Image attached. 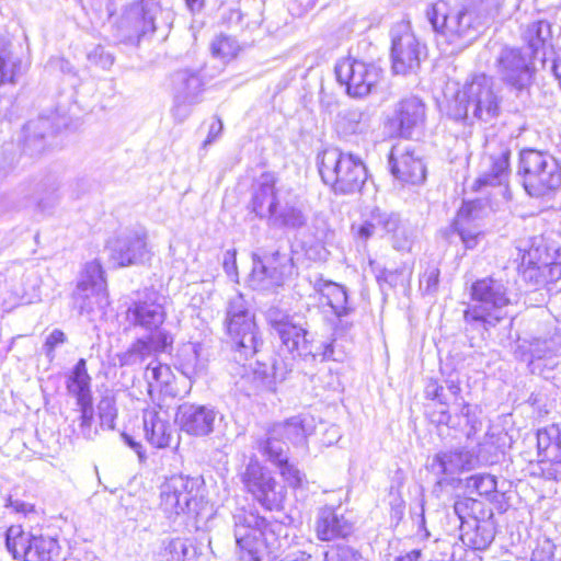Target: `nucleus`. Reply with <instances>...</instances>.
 <instances>
[{
    "label": "nucleus",
    "instance_id": "49530a36",
    "mask_svg": "<svg viewBox=\"0 0 561 561\" xmlns=\"http://www.w3.org/2000/svg\"><path fill=\"white\" fill-rule=\"evenodd\" d=\"M468 491L476 492L479 495H490L496 491V480L488 473L471 476L466 481Z\"/></svg>",
    "mask_w": 561,
    "mask_h": 561
},
{
    "label": "nucleus",
    "instance_id": "e433bc0d",
    "mask_svg": "<svg viewBox=\"0 0 561 561\" xmlns=\"http://www.w3.org/2000/svg\"><path fill=\"white\" fill-rule=\"evenodd\" d=\"M274 432L280 434L294 445L304 444L306 438L312 434V420L301 416H294L284 423L274 425Z\"/></svg>",
    "mask_w": 561,
    "mask_h": 561
},
{
    "label": "nucleus",
    "instance_id": "72a5a7b5",
    "mask_svg": "<svg viewBox=\"0 0 561 561\" xmlns=\"http://www.w3.org/2000/svg\"><path fill=\"white\" fill-rule=\"evenodd\" d=\"M483 208L479 201L463 202L457 213L454 226L466 249H473L478 244L481 230L477 225L471 226L482 216Z\"/></svg>",
    "mask_w": 561,
    "mask_h": 561
},
{
    "label": "nucleus",
    "instance_id": "5701e85b",
    "mask_svg": "<svg viewBox=\"0 0 561 561\" xmlns=\"http://www.w3.org/2000/svg\"><path fill=\"white\" fill-rule=\"evenodd\" d=\"M537 448L543 457L540 461L542 477L561 481V427L552 424L538 430Z\"/></svg>",
    "mask_w": 561,
    "mask_h": 561
},
{
    "label": "nucleus",
    "instance_id": "052dcab7",
    "mask_svg": "<svg viewBox=\"0 0 561 561\" xmlns=\"http://www.w3.org/2000/svg\"><path fill=\"white\" fill-rule=\"evenodd\" d=\"M59 183L54 181L43 193V196L38 201V206L42 210L51 208L59 201Z\"/></svg>",
    "mask_w": 561,
    "mask_h": 561
},
{
    "label": "nucleus",
    "instance_id": "39448f33",
    "mask_svg": "<svg viewBox=\"0 0 561 561\" xmlns=\"http://www.w3.org/2000/svg\"><path fill=\"white\" fill-rule=\"evenodd\" d=\"M456 118H477L489 123L501 112L502 98L494 80L485 73L473 75L458 91Z\"/></svg>",
    "mask_w": 561,
    "mask_h": 561
},
{
    "label": "nucleus",
    "instance_id": "a211bd4d",
    "mask_svg": "<svg viewBox=\"0 0 561 561\" xmlns=\"http://www.w3.org/2000/svg\"><path fill=\"white\" fill-rule=\"evenodd\" d=\"M534 57L524 54L522 49L503 47L494 62V67L500 79L514 90L523 91L527 89L534 77Z\"/></svg>",
    "mask_w": 561,
    "mask_h": 561
},
{
    "label": "nucleus",
    "instance_id": "dca6fc26",
    "mask_svg": "<svg viewBox=\"0 0 561 561\" xmlns=\"http://www.w3.org/2000/svg\"><path fill=\"white\" fill-rule=\"evenodd\" d=\"M391 58L396 73L407 75L420 67L425 46L421 45L409 22L401 21L391 28Z\"/></svg>",
    "mask_w": 561,
    "mask_h": 561
},
{
    "label": "nucleus",
    "instance_id": "aec40b11",
    "mask_svg": "<svg viewBox=\"0 0 561 561\" xmlns=\"http://www.w3.org/2000/svg\"><path fill=\"white\" fill-rule=\"evenodd\" d=\"M165 296L154 291L146 290L144 296L134 301L126 311L128 322L134 327H139L149 333L163 331L165 311Z\"/></svg>",
    "mask_w": 561,
    "mask_h": 561
},
{
    "label": "nucleus",
    "instance_id": "6e6d98bb",
    "mask_svg": "<svg viewBox=\"0 0 561 561\" xmlns=\"http://www.w3.org/2000/svg\"><path fill=\"white\" fill-rule=\"evenodd\" d=\"M352 230L355 232L356 239L363 243H366L377 231L378 226L375 220H373V211L369 215V218L366 219L359 226H352Z\"/></svg>",
    "mask_w": 561,
    "mask_h": 561
},
{
    "label": "nucleus",
    "instance_id": "de8ad7c7",
    "mask_svg": "<svg viewBox=\"0 0 561 561\" xmlns=\"http://www.w3.org/2000/svg\"><path fill=\"white\" fill-rule=\"evenodd\" d=\"M145 378L150 388H152L154 383L158 386L168 385L171 378V369L168 365L151 362L146 368Z\"/></svg>",
    "mask_w": 561,
    "mask_h": 561
},
{
    "label": "nucleus",
    "instance_id": "09e8293b",
    "mask_svg": "<svg viewBox=\"0 0 561 561\" xmlns=\"http://www.w3.org/2000/svg\"><path fill=\"white\" fill-rule=\"evenodd\" d=\"M459 405H461L460 415L465 417L466 425L468 426L466 435L468 438H471L482 428V422L480 420L481 410L463 401L459 402Z\"/></svg>",
    "mask_w": 561,
    "mask_h": 561
},
{
    "label": "nucleus",
    "instance_id": "6e6552de",
    "mask_svg": "<svg viewBox=\"0 0 561 561\" xmlns=\"http://www.w3.org/2000/svg\"><path fill=\"white\" fill-rule=\"evenodd\" d=\"M226 325L232 342L234 360H248L260 352L263 342L254 321V314L248 308L242 295H236L229 300Z\"/></svg>",
    "mask_w": 561,
    "mask_h": 561
},
{
    "label": "nucleus",
    "instance_id": "a878e982",
    "mask_svg": "<svg viewBox=\"0 0 561 561\" xmlns=\"http://www.w3.org/2000/svg\"><path fill=\"white\" fill-rule=\"evenodd\" d=\"M275 257L282 261L279 266H271L265 257L253 256L250 285L254 289L266 290L280 286L284 278L293 273V260L287 253L275 251Z\"/></svg>",
    "mask_w": 561,
    "mask_h": 561
},
{
    "label": "nucleus",
    "instance_id": "c03bdc74",
    "mask_svg": "<svg viewBox=\"0 0 561 561\" xmlns=\"http://www.w3.org/2000/svg\"><path fill=\"white\" fill-rule=\"evenodd\" d=\"M210 49L213 56L229 61L238 55L240 46L234 38L219 35L211 42Z\"/></svg>",
    "mask_w": 561,
    "mask_h": 561
},
{
    "label": "nucleus",
    "instance_id": "5fc2aeb1",
    "mask_svg": "<svg viewBox=\"0 0 561 561\" xmlns=\"http://www.w3.org/2000/svg\"><path fill=\"white\" fill-rule=\"evenodd\" d=\"M88 60L103 70H108L114 64V57L111 53L106 51L102 46H94L87 55Z\"/></svg>",
    "mask_w": 561,
    "mask_h": 561
},
{
    "label": "nucleus",
    "instance_id": "4c0bfd02",
    "mask_svg": "<svg viewBox=\"0 0 561 561\" xmlns=\"http://www.w3.org/2000/svg\"><path fill=\"white\" fill-rule=\"evenodd\" d=\"M188 540L181 537H168L161 540L153 552L154 561H186L190 552Z\"/></svg>",
    "mask_w": 561,
    "mask_h": 561
},
{
    "label": "nucleus",
    "instance_id": "4468645a",
    "mask_svg": "<svg viewBox=\"0 0 561 561\" xmlns=\"http://www.w3.org/2000/svg\"><path fill=\"white\" fill-rule=\"evenodd\" d=\"M337 81L346 87L353 98L368 95L381 79L382 70L373 62H365L353 57L341 59L335 65Z\"/></svg>",
    "mask_w": 561,
    "mask_h": 561
},
{
    "label": "nucleus",
    "instance_id": "f3484780",
    "mask_svg": "<svg viewBox=\"0 0 561 561\" xmlns=\"http://www.w3.org/2000/svg\"><path fill=\"white\" fill-rule=\"evenodd\" d=\"M72 297L81 313H90L95 307L103 308L107 305L106 280L98 260L84 265Z\"/></svg>",
    "mask_w": 561,
    "mask_h": 561
},
{
    "label": "nucleus",
    "instance_id": "f704fd0d",
    "mask_svg": "<svg viewBox=\"0 0 561 561\" xmlns=\"http://www.w3.org/2000/svg\"><path fill=\"white\" fill-rule=\"evenodd\" d=\"M59 127L51 117L39 116L27 122L24 126L25 139L23 150L30 156L44 152L46 148L45 138L55 134Z\"/></svg>",
    "mask_w": 561,
    "mask_h": 561
},
{
    "label": "nucleus",
    "instance_id": "412c9836",
    "mask_svg": "<svg viewBox=\"0 0 561 561\" xmlns=\"http://www.w3.org/2000/svg\"><path fill=\"white\" fill-rule=\"evenodd\" d=\"M111 256L119 266L142 264L151 256L142 228L119 233L111 243Z\"/></svg>",
    "mask_w": 561,
    "mask_h": 561
},
{
    "label": "nucleus",
    "instance_id": "ddd939ff",
    "mask_svg": "<svg viewBox=\"0 0 561 561\" xmlns=\"http://www.w3.org/2000/svg\"><path fill=\"white\" fill-rule=\"evenodd\" d=\"M242 482L249 493L266 510H280L286 489L257 459L251 458L242 473Z\"/></svg>",
    "mask_w": 561,
    "mask_h": 561
},
{
    "label": "nucleus",
    "instance_id": "338daca9",
    "mask_svg": "<svg viewBox=\"0 0 561 561\" xmlns=\"http://www.w3.org/2000/svg\"><path fill=\"white\" fill-rule=\"evenodd\" d=\"M317 2L318 0H295L291 4V11L295 14L301 15L312 10Z\"/></svg>",
    "mask_w": 561,
    "mask_h": 561
},
{
    "label": "nucleus",
    "instance_id": "0eeeda50",
    "mask_svg": "<svg viewBox=\"0 0 561 561\" xmlns=\"http://www.w3.org/2000/svg\"><path fill=\"white\" fill-rule=\"evenodd\" d=\"M267 320L280 339L282 350L287 352L293 360L297 357L305 359L321 357V360H336L332 343L324 344L322 351H320L322 346L314 345L307 329L295 323L288 314L276 309H270Z\"/></svg>",
    "mask_w": 561,
    "mask_h": 561
},
{
    "label": "nucleus",
    "instance_id": "1a4fd4ad",
    "mask_svg": "<svg viewBox=\"0 0 561 561\" xmlns=\"http://www.w3.org/2000/svg\"><path fill=\"white\" fill-rule=\"evenodd\" d=\"M518 172L523 175L526 192L542 197L561 186V168L547 152L526 149L520 152Z\"/></svg>",
    "mask_w": 561,
    "mask_h": 561
},
{
    "label": "nucleus",
    "instance_id": "8fccbe9b",
    "mask_svg": "<svg viewBox=\"0 0 561 561\" xmlns=\"http://www.w3.org/2000/svg\"><path fill=\"white\" fill-rule=\"evenodd\" d=\"M101 426L106 430H113L117 416V409L112 397H104L98 404Z\"/></svg>",
    "mask_w": 561,
    "mask_h": 561
},
{
    "label": "nucleus",
    "instance_id": "7ed1b4c3",
    "mask_svg": "<svg viewBox=\"0 0 561 561\" xmlns=\"http://www.w3.org/2000/svg\"><path fill=\"white\" fill-rule=\"evenodd\" d=\"M471 302L463 311V320L472 329L495 327L505 316V309L514 301L507 283L494 277L476 280L470 288Z\"/></svg>",
    "mask_w": 561,
    "mask_h": 561
},
{
    "label": "nucleus",
    "instance_id": "f257e3e1",
    "mask_svg": "<svg viewBox=\"0 0 561 561\" xmlns=\"http://www.w3.org/2000/svg\"><path fill=\"white\" fill-rule=\"evenodd\" d=\"M503 0H462L450 4L439 0L426 11L437 44L446 55L462 51L474 39L480 30L497 14Z\"/></svg>",
    "mask_w": 561,
    "mask_h": 561
},
{
    "label": "nucleus",
    "instance_id": "c9c22d12",
    "mask_svg": "<svg viewBox=\"0 0 561 561\" xmlns=\"http://www.w3.org/2000/svg\"><path fill=\"white\" fill-rule=\"evenodd\" d=\"M28 67L19 56L12 54L10 44L0 37V85L15 84Z\"/></svg>",
    "mask_w": 561,
    "mask_h": 561
},
{
    "label": "nucleus",
    "instance_id": "6ab92c4d",
    "mask_svg": "<svg viewBox=\"0 0 561 561\" xmlns=\"http://www.w3.org/2000/svg\"><path fill=\"white\" fill-rule=\"evenodd\" d=\"M511 149L506 142L490 139L480 164L476 181L478 190L484 186H506L511 174Z\"/></svg>",
    "mask_w": 561,
    "mask_h": 561
},
{
    "label": "nucleus",
    "instance_id": "bf43d9fd",
    "mask_svg": "<svg viewBox=\"0 0 561 561\" xmlns=\"http://www.w3.org/2000/svg\"><path fill=\"white\" fill-rule=\"evenodd\" d=\"M205 365L199 360L198 351L196 346H193L191 354H188V358L183 363V371L191 378L192 376L202 374Z\"/></svg>",
    "mask_w": 561,
    "mask_h": 561
},
{
    "label": "nucleus",
    "instance_id": "f8f14e48",
    "mask_svg": "<svg viewBox=\"0 0 561 561\" xmlns=\"http://www.w3.org/2000/svg\"><path fill=\"white\" fill-rule=\"evenodd\" d=\"M5 545L19 561H51L59 556L60 546L51 536L25 531L21 526L7 530Z\"/></svg>",
    "mask_w": 561,
    "mask_h": 561
},
{
    "label": "nucleus",
    "instance_id": "393cba45",
    "mask_svg": "<svg viewBox=\"0 0 561 561\" xmlns=\"http://www.w3.org/2000/svg\"><path fill=\"white\" fill-rule=\"evenodd\" d=\"M560 346L553 340L534 339L523 342L515 351V356L527 362L531 373L543 374L545 369L552 370L558 366Z\"/></svg>",
    "mask_w": 561,
    "mask_h": 561
},
{
    "label": "nucleus",
    "instance_id": "20e7f679",
    "mask_svg": "<svg viewBox=\"0 0 561 561\" xmlns=\"http://www.w3.org/2000/svg\"><path fill=\"white\" fill-rule=\"evenodd\" d=\"M317 165L321 180L335 194L358 193L367 180V169L363 160L339 148H327L319 152Z\"/></svg>",
    "mask_w": 561,
    "mask_h": 561
},
{
    "label": "nucleus",
    "instance_id": "a18cd8bd",
    "mask_svg": "<svg viewBox=\"0 0 561 561\" xmlns=\"http://www.w3.org/2000/svg\"><path fill=\"white\" fill-rule=\"evenodd\" d=\"M412 267L403 264L396 270H382L377 275V279L379 283H387L390 287H408L410 285Z\"/></svg>",
    "mask_w": 561,
    "mask_h": 561
},
{
    "label": "nucleus",
    "instance_id": "423d86ee",
    "mask_svg": "<svg viewBox=\"0 0 561 561\" xmlns=\"http://www.w3.org/2000/svg\"><path fill=\"white\" fill-rule=\"evenodd\" d=\"M237 554L240 561H264L270 552L274 530L264 517L245 508L233 514Z\"/></svg>",
    "mask_w": 561,
    "mask_h": 561
},
{
    "label": "nucleus",
    "instance_id": "603ef678",
    "mask_svg": "<svg viewBox=\"0 0 561 561\" xmlns=\"http://www.w3.org/2000/svg\"><path fill=\"white\" fill-rule=\"evenodd\" d=\"M320 561H366L362 554L348 546H341L324 553Z\"/></svg>",
    "mask_w": 561,
    "mask_h": 561
},
{
    "label": "nucleus",
    "instance_id": "58836bf2",
    "mask_svg": "<svg viewBox=\"0 0 561 561\" xmlns=\"http://www.w3.org/2000/svg\"><path fill=\"white\" fill-rule=\"evenodd\" d=\"M369 127V117L359 108L342 112L336 121V130L343 136L365 133Z\"/></svg>",
    "mask_w": 561,
    "mask_h": 561
},
{
    "label": "nucleus",
    "instance_id": "bb28decb",
    "mask_svg": "<svg viewBox=\"0 0 561 561\" xmlns=\"http://www.w3.org/2000/svg\"><path fill=\"white\" fill-rule=\"evenodd\" d=\"M478 463L477 455L466 448L440 451L430 465L432 472L444 476L437 481L438 485L448 484L453 476L472 470Z\"/></svg>",
    "mask_w": 561,
    "mask_h": 561
},
{
    "label": "nucleus",
    "instance_id": "c85d7f7f",
    "mask_svg": "<svg viewBox=\"0 0 561 561\" xmlns=\"http://www.w3.org/2000/svg\"><path fill=\"white\" fill-rule=\"evenodd\" d=\"M466 505L463 501H458L454 505L455 513L461 519V539L474 550H484L494 540V522L492 517L486 519H478L474 517L471 520H463L461 512Z\"/></svg>",
    "mask_w": 561,
    "mask_h": 561
},
{
    "label": "nucleus",
    "instance_id": "c756f323",
    "mask_svg": "<svg viewBox=\"0 0 561 561\" xmlns=\"http://www.w3.org/2000/svg\"><path fill=\"white\" fill-rule=\"evenodd\" d=\"M173 342L172 336L167 331H157L149 333L145 337L137 339L130 347L119 356L122 366H131L142 363L150 356L165 352Z\"/></svg>",
    "mask_w": 561,
    "mask_h": 561
},
{
    "label": "nucleus",
    "instance_id": "473e14b6",
    "mask_svg": "<svg viewBox=\"0 0 561 561\" xmlns=\"http://www.w3.org/2000/svg\"><path fill=\"white\" fill-rule=\"evenodd\" d=\"M142 423L146 439L157 448H165L172 438V427L169 415L161 407H150L142 412Z\"/></svg>",
    "mask_w": 561,
    "mask_h": 561
},
{
    "label": "nucleus",
    "instance_id": "9b49d317",
    "mask_svg": "<svg viewBox=\"0 0 561 561\" xmlns=\"http://www.w3.org/2000/svg\"><path fill=\"white\" fill-rule=\"evenodd\" d=\"M173 14L162 9L157 0H141L130 4L121 18L118 27L128 41H139L147 34H152L158 23L170 25Z\"/></svg>",
    "mask_w": 561,
    "mask_h": 561
},
{
    "label": "nucleus",
    "instance_id": "79ce46f5",
    "mask_svg": "<svg viewBox=\"0 0 561 561\" xmlns=\"http://www.w3.org/2000/svg\"><path fill=\"white\" fill-rule=\"evenodd\" d=\"M257 368L254 374L261 378L262 386L266 389H274L277 381L285 379L287 373L293 370V363H273L270 367L256 360Z\"/></svg>",
    "mask_w": 561,
    "mask_h": 561
},
{
    "label": "nucleus",
    "instance_id": "ea45409f",
    "mask_svg": "<svg viewBox=\"0 0 561 561\" xmlns=\"http://www.w3.org/2000/svg\"><path fill=\"white\" fill-rule=\"evenodd\" d=\"M90 385L91 377L87 370V362L80 358L68 378L67 388L76 397L77 401L84 402L87 399L92 398Z\"/></svg>",
    "mask_w": 561,
    "mask_h": 561
},
{
    "label": "nucleus",
    "instance_id": "b1692460",
    "mask_svg": "<svg viewBox=\"0 0 561 561\" xmlns=\"http://www.w3.org/2000/svg\"><path fill=\"white\" fill-rule=\"evenodd\" d=\"M389 164L392 174L402 183L415 185L425 180V164L411 145L394 146L389 156Z\"/></svg>",
    "mask_w": 561,
    "mask_h": 561
},
{
    "label": "nucleus",
    "instance_id": "f03ea898",
    "mask_svg": "<svg viewBox=\"0 0 561 561\" xmlns=\"http://www.w3.org/2000/svg\"><path fill=\"white\" fill-rule=\"evenodd\" d=\"M276 176L270 172L261 174L255 180L251 210L275 228H305L309 219L305 203L290 187L276 186Z\"/></svg>",
    "mask_w": 561,
    "mask_h": 561
},
{
    "label": "nucleus",
    "instance_id": "0e129e2a",
    "mask_svg": "<svg viewBox=\"0 0 561 561\" xmlns=\"http://www.w3.org/2000/svg\"><path fill=\"white\" fill-rule=\"evenodd\" d=\"M412 245L411 234L405 229H400L393 236V248L398 251H410Z\"/></svg>",
    "mask_w": 561,
    "mask_h": 561
},
{
    "label": "nucleus",
    "instance_id": "680f3d73",
    "mask_svg": "<svg viewBox=\"0 0 561 561\" xmlns=\"http://www.w3.org/2000/svg\"><path fill=\"white\" fill-rule=\"evenodd\" d=\"M66 335L61 330L55 329L47 337L44 344V351L49 360L55 357V348L66 342Z\"/></svg>",
    "mask_w": 561,
    "mask_h": 561
},
{
    "label": "nucleus",
    "instance_id": "9d476101",
    "mask_svg": "<svg viewBox=\"0 0 561 561\" xmlns=\"http://www.w3.org/2000/svg\"><path fill=\"white\" fill-rule=\"evenodd\" d=\"M202 481L184 474H174L160 485L159 506L169 517L182 514H198L202 500Z\"/></svg>",
    "mask_w": 561,
    "mask_h": 561
},
{
    "label": "nucleus",
    "instance_id": "e2e57ef3",
    "mask_svg": "<svg viewBox=\"0 0 561 561\" xmlns=\"http://www.w3.org/2000/svg\"><path fill=\"white\" fill-rule=\"evenodd\" d=\"M516 249L518 250L520 254V261L523 265L531 266L537 263L538 260V249L529 248L527 249L526 245L523 244L520 241Z\"/></svg>",
    "mask_w": 561,
    "mask_h": 561
},
{
    "label": "nucleus",
    "instance_id": "7c9ffc66",
    "mask_svg": "<svg viewBox=\"0 0 561 561\" xmlns=\"http://www.w3.org/2000/svg\"><path fill=\"white\" fill-rule=\"evenodd\" d=\"M316 535L321 541L345 539L354 531L353 522L337 508L325 506L318 513Z\"/></svg>",
    "mask_w": 561,
    "mask_h": 561
},
{
    "label": "nucleus",
    "instance_id": "a19ab883",
    "mask_svg": "<svg viewBox=\"0 0 561 561\" xmlns=\"http://www.w3.org/2000/svg\"><path fill=\"white\" fill-rule=\"evenodd\" d=\"M256 448L272 463L285 462L288 451L286 442L280 434L274 432V425L268 430L265 439L259 440Z\"/></svg>",
    "mask_w": 561,
    "mask_h": 561
},
{
    "label": "nucleus",
    "instance_id": "4be33fe9",
    "mask_svg": "<svg viewBox=\"0 0 561 561\" xmlns=\"http://www.w3.org/2000/svg\"><path fill=\"white\" fill-rule=\"evenodd\" d=\"M219 412L211 405L184 402L179 405L175 422L190 436L204 437L215 430Z\"/></svg>",
    "mask_w": 561,
    "mask_h": 561
},
{
    "label": "nucleus",
    "instance_id": "2f4dec72",
    "mask_svg": "<svg viewBox=\"0 0 561 561\" xmlns=\"http://www.w3.org/2000/svg\"><path fill=\"white\" fill-rule=\"evenodd\" d=\"M310 283L313 290L319 295L320 302L329 306L336 317L341 318L351 312L352 308L348 305V296L344 286L324 279L321 274L314 275Z\"/></svg>",
    "mask_w": 561,
    "mask_h": 561
},
{
    "label": "nucleus",
    "instance_id": "37998d69",
    "mask_svg": "<svg viewBox=\"0 0 561 561\" xmlns=\"http://www.w3.org/2000/svg\"><path fill=\"white\" fill-rule=\"evenodd\" d=\"M550 35V25L546 21H535L527 25L523 33V38L527 43L530 49V56L535 58L540 48L545 46V43Z\"/></svg>",
    "mask_w": 561,
    "mask_h": 561
},
{
    "label": "nucleus",
    "instance_id": "13d9d810",
    "mask_svg": "<svg viewBox=\"0 0 561 561\" xmlns=\"http://www.w3.org/2000/svg\"><path fill=\"white\" fill-rule=\"evenodd\" d=\"M439 282V268L437 266H430L423 274L420 286L425 294H434L437 290Z\"/></svg>",
    "mask_w": 561,
    "mask_h": 561
},
{
    "label": "nucleus",
    "instance_id": "4d7b16f0",
    "mask_svg": "<svg viewBox=\"0 0 561 561\" xmlns=\"http://www.w3.org/2000/svg\"><path fill=\"white\" fill-rule=\"evenodd\" d=\"M77 404L80 409V427L83 435H90V428L93 421V407H92V398L83 401H77Z\"/></svg>",
    "mask_w": 561,
    "mask_h": 561
},
{
    "label": "nucleus",
    "instance_id": "2eb2a0df",
    "mask_svg": "<svg viewBox=\"0 0 561 561\" xmlns=\"http://www.w3.org/2000/svg\"><path fill=\"white\" fill-rule=\"evenodd\" d=\"M173 106L171 114L175 122L183 123L192 112V107L201 102L204 80L201 68H181L171 77Z\"/></svg>",
    "mask_w": 561,
    "mask_h": 561
},
{
    "label": "nucleus",
    "instance_id": "69168bd1",
    "mask_svg": "<svg viewBox=\"0 0 561 561\" xmlns=\"http://www.w3.org/2000/svg\"><path fill=\"white\" fill-rule=\"evenodd\" d=\"M222 131V122L220 118H215V121L210 124L208 129L207 138L203 142V147L206 148L210 144H213Z\"/></svg>",
    "mask_w": 561,
    "mask_h": 561
},
{
    "label": "nucleus",
    "instance_id": "864d4df0",
    "mask_svg": "<svg viewBox=\"0 0 561 561\" xmlns=\"http://www.w3.org/2000/svg\"><path fill=\"white\" fill-rule=\"evenodd\" d=\"M275 466L279 468L282 477L288 483L289 486H301L305 476L294 463L288 462V457H286L285 462H278Z\"/></svg>",
    "mask_w": 561,
    "mask_h": 561
},
{
    "label": "nucleus",
    "instance_id": "3c124183",
    "mask_svg": "<svg viewBox=\"0 0 561 561\" xmlns=\"http://www.w3.org/2000/svg\"><path fill=\"white\" fill-rule=\"evenodd\" d=\"M373 220L376 221L378 230L386 233H393L394 236L400 230L399 217L393 213H386L379 208H375L373 209Z\"/></svg>",
    "mask_w": 561,
    "mask_h": 561
},
{
    "label": "nucleus",
    "instance_id": "cd10ccee",
    "mask_svg": "<svg viewBox=\"0 0 561 561\" xmlns=\"http://www.w3.org/2000/svg\"><path fill=\"white\" fill-rule=\"evenodd\" d=\"M425 119V105L415 98H408L396 105L393 114L389 117L387 127L391 136L408 138L412 130L423 124Z\"/></svg>",
    "mask_w": 561,
    "mask_h": 561
},
{
    "label": "nucleus",
    "instance_id": "774afa93",
    "mask_svg": "<svg viewBox=\"0 0 561 561\" xmlns=\"http://www.w3.org/2000/svg\"><path fill=\"white\" fill-rule=\"evenodd\" d=\"M222 264L228 275H234L237 273L236 252L230 250L226 251Z\"/></svg>",
    "mask_w": 561,
    "mask_h": 561
}]
</instances>
